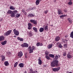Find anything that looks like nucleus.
I'll return each mask as SVG.
<instances>
[{
  "mask_svg": "<svg viewBox=\"0 0 73 73\" xmlns=\"http://www.w3.org/2000/svg\"><path fill=\"white\" fill-rule=\"evenodd\" d=\"M58 61L53 60V61L51 63V65L52 67H54L56 65V67L59 66L58 64Z\"/></svg>",
  "mask_w": 73,
  "mask_h": 73,
  "instance_id": "f257e3e1",
  "label": "nucleus"
},
{
  "mask_svg": "<svg viewBox=\"0 0 73 73\" xmlns=\"http://www.w3.org/2000/svg\"><path fill=\"white\" fill-rule=\"evenodd\" d=\"M32 49L31 46H29L28 48V49L29 51V53L30 54L33 52V50L36 49V47L34 46H32Z\"/></svg>",
  "mask_w": 73,
  "mask_h": 73,
  "instance_id": "f03ea898",
  "label": "nucleus"
},
{
  "mask_svg": "<svg viewBox=\"0 0 73 73\" xmlns=\"http://www.w3.org/2000/svg\"><path fill=\"white\" fill-rule=\"evenodd\" d=\"M14 34L16 36H18L19 35V32L15 29H14L13 30Z\"/></svg>",
  "mask_w": 73,
  "mask_h": 73,
  "instance_id": "7ed1b4c3",
  "label": "nucleus"
},
{
  "mask_svg": "<svg viewBox=\"0 0 73 73\" xmlns=\"http://www.w3.org/2000/svg\"><path fill=\"white\" fill-rule=\"evenodd\" d=\"M12 32V30H9L7 32H6L4 35L6 36H8V35H9Z\"/></svg>",
  "mask_w": 73,
  "mask_h": 73,
  "instance_id": "20e7f679",
  "label": "nucleus"
},
{
  "mask_svg": "<svg viewBox=\"0 0 73 73\" xmlns=\"http://www.w3.org/2000/svg\"><path fill=\"white\" fill-rule=\"evenodd\" d=\"M21 46L24 48L25 47H27L28 48V44H27V43H24L23 44L21 45Z\"/></svg>",
  "mask_w": 73,
  "mask_h": 73,
  "instance_id": "39448f33",
  "label": "nucleus"
},
{
  "mask_svg": "<svg viewBox=\"0 0 73 73\" xmlns=\"http://www.w3.org/2000/svg\"><path fill=\"white\" fill-rule=\"evenodd\" d=\"M70 54H71V53L70 52H69L67 54V57L68 58H72L73 57V56L72 55H71Z\"/></svg>",
  "mask_w": 73,
  "mask_h": 73,
  "instance_id": "423d86ee",
  "label": "nucleus"
},
{
  "mask_svg": "<svg viewBox=\"0 0 73 73\" xmlns=\"http://www.w3.org/2000/svg\"><path fill=\"white\" fill-rule=\"evenodd\" d=\"M60 67L54 68L52 69V70L54 71V72H58V71L60 70Z\"/></svg>",
  "mask_w": 73,
  "mask_h": 73,
  "instance_id": "0eeeda50",
  "label": "nucleus"
},
{
  "mask_svg": "<svg viewBox=\"0 0 73 73\" xmlns=\"http://www.w3.org/2000/svg\"><path fill=\"white\" fill-rule=\"evenodd\" d=\"M30 22L32 23H33L34 24H35V25H37V21L35 20H30Z\"/></svg>",
  "mask_w": 73,
  "mask_h": 73,
  "instance_id": "6e6552de",
  "label": "nucleus"
},
{
  "mask_svg": "<svg viewBox=\"0 0 73 73\" xmlns=\"http://www.w3.org/2000/svg\"><path fill=\"white\" fill-rule=\"evenodd\" d=\"M18 56L19 57H21L23 56V52L21 51H20L18 53Z\"/></svg>",
  "mask_w": 73,
  "mask_h": 73,
  "instance_id": "1a4fd4ad",
  "label": "nucleus"
},
{
  "mask_svg": "<svg viewBox=\"0 0 73 73\" xmlns=\"http://www.w3.org/2000/svg\"><path fill=\"white\" fill-rule=\"evenodd\" d=\"M60 39V37L59 36H57L55 38V41H58Z\"/></svg>",
  "mask_w": 73,
  "mask_h": 73,
  "instance_id": "9d476101",
  "label": "nucleus"
},
{
  "mask_svg": "<svg viewBox=\"0 0 73 73\" xmlns=\"http://www.w3.org/2000/svg\"><path fill=\"white\" fill-rule=\"evenodd\" d=\"M28 25L29 27L28 28V29H31V27L32 26V24L30 23H29L28 24Z\"/></svg>",
  "mask_w": 73,
  "mask_h": 73,
  "instance_id": "9b49d317",
  "label": "nucleus"
},
{
  "mask_svg": "<svg viewBox=\"0 0 73 73\" xmlns=\"http://www.w3.org/2000/svg\"><path fill=\"white\" fill-rule=\"evenodd\" d=\"M40 1H41V0H36V5H38L39 4V3H40Z\"/></svg>",
  "mask_w": 73,
  "mask_h": 73,
  "instance_id": "f8f14e48",
  "label": "nucleus"
},
{
  "mask_svg": "<svg viewBox=\"0 0 73 73\" xmlns=\"http://www.w3.org/2000/svg\"><path fill=\"white\" fill-rule=\"evenodd\" d=\"M28 17H34L35 16V15L33 14H29L28 16Z\"/></svg>",
  "mask_w": 73,
  "mask_h": 73,
  "instance_id": "ddd939ff",
  "label": "nucleus"
},
{
  "mask_svg": "<svg viewBox=\"0 0 73 73\" xmlns=\"http://www.w3.org/2000/svg\"><path fill=\"white\" fill-rule=\"evenodd\" d=\"M38 64L39 65H41L42 63V60L40 59H38Z\"/></svg>",
  "mask_w": 73,
  "mask_h": 73,
  "instance_id": "4468645a",
  "label": "nucleus"
},
{
  "mask_svg": "<svg viewBox=\"0 0 73 73\" xmlns=\"http://www.w3.org/2000/svg\"><path fill=\"white\" fill-rule=\"evenodd\" d=\"M13 11L11 10H9L7 11V14H9V15L11 14V13H12Z\"/></svg>",
  "mask_w": 73,
  "mask_h": 73,
  "instance_id": "2eb2a0df",
  "label": "nucleus"
},
{
  "mask_svg": "<svg viewBox=\"0 0 73 73\" xmlns=\"http://www.w3.org/2000/svg\"><path fill=\"white\" fill-rule=\"evenodd\" d=\"M53 46V44L52 43L50 44H49L48 46V49H50Z\"/></svg>",
  "mask_w": 73,
  "mask_h": 73,
  "instance_id": "dca6fc26",
  "label": "nucleus"
},
{
  "mask_svg": "<svg viewBox=\"0 0 73 73\" xmlns=\"http://www.w3.org/2000/svg\"><path fill=\"white\" fill-rule=\"evenodd\" d=\"M19 66L20 68H23L24 67V64L23 63H20L19 64Z\"/></svg>",
  "mask_w": 73,
  "mask_h": 73,
  "instance_id": "f3484780",
  "label": "nucleus"
},
{
  "mask_svg": "<svg viewBox=\"0 0 73 73\" xmlns=\"http://www.w3.org/2000/svg\"><path fill=\"white\" fill-rule=\"evenodd\" d=\"M44 30V28L42 27H41L39 29V31L40 32H42Z\"/></svg>",
  "mask_w": 73,
  "mask_h": 73,
  "instance_id": "a211bd4d",
  "label": "nucleus"
},
{
  "mask_svg": "<svg viewBox=\"0 0 73 73\" xmlns=\"http://www.w3.org/2000/svg\"><path fill=\"white\" fill-rule=\"evenodd\" d=\"M6 44H7V40L1 42V44H2V45H5Z\"/></svg>",
  "mask_w": 73,
  "mask_h": 73,
  "instance_id": "6ab92c4d",
  "label": "nucleus"
},
{
  "mask_svg": "<svg viewBox=\"0 0 73 73\" xmlns=\"http://www.w3.org/2000/svg\"><path fill=\"white\" fill-rule=\"evenodd\" d=\"M17 39L18 40H19V41H23L24 40V39L23 38H19V37H18L17 38Z\"/></svg>",
  "mask_w": 73,
  "mask_h": 73,
  "instance_id": "aec40b11",
  "label": "nucleus"
},
{
  "mask_svg": "<svg viewBox=\"0 0 73 73\" xmlns=\"http://www.w3.org/2000/svg\"><path fill=\"white\" fill-rule=\"evenodd\" d=\"M48 56L50 57H51V58H54V55L51 54H49Z\"/></svg>",
  "mask_w": 73,
  "mask_h": 73,
  "instance_id": "412c9836",
  "label": "nucleus"
},
{
  "mask_svg": "<svg viewBox=\"0 0 73 73\" xmlns=\"http://www.w3.org/2000/svg\"><path fill=\"white\" fill-rule=\"evenodd\" d=\"M4 64L5 66H8L9 65V63L8 61H6L5 62Z\"/></svg>",
  "mask_w": 73,
  "mask_h": 73,
  "instance_id": "4be33fe9",
  "label": "nucleus"
},
{
  "mask_svg": "<svg viewBox=\"0 0 73 73\" xmlns=\"http://www.w3.org/2000/svg\"><path fill=\"white\" fill-rule=\"evenodd\" d=\"M4 39V37L3 36H0V41H3V40Z\"/></svg>",
  "mask_w": 73,
  "mask_h": 73,
  "instance_id": "5701e85b",
  "label": "nucleus"
},
{
  "mask_svg": "<svg viewBox=\"0 0 73 73\" xmlns=\"http://www.w3.org/2000/svg\"><path fill=\"white\" fill-rule=\"evenodd\" d=\"M1 57L2 58L1 61H4L5 60V57L4 56L2 55H1Z\"/></svg>",
  "mask_w": 73,
  "mask_h": 73,
  "instance_id": "b1692460",
  "label": "nucleus"
},
{
  "mask_svg": "<svg viewBox=\"0 0 73 73\" xmlns=\"http://www.w3.org/2000/svg\"><path fill=\"white\" fill-rule=\"evenodd\" d=\"M67 20H68L69 23H70V24H72V21L71 20V19H70L69 18H68L67 19Z\"/></svg>",
  "mask_w": 73,
  "mask_h": 73,
  "instance_id": "393cba45",
  "label": "nucleus"
},
{
  "mask_svg": "<svg viewBox=\"0 0 73 73\" xmlns=\"http://www.w3.org/2000/svg\"><path fill=\"white\" fill-rule=\"evenodd\" d=\"M44 30L48 31V26H46L44 28Z\"/></svg>",
  "mask_w": 73,
  "mask_h": 73,
  "instance_id": "a878e982",
  "label": "nucleus"
},
{
  "mask_svg": "<svg viewBox=\"0 0 73 73\" xmlns=\"http://www.w3.org/2000/svg\"><path fill=\"white\" fill-rule=\"evenodd\" d=\"M15 14H14L13 12L11 14V17H15Z\"/></svg>",
  "mask_w": 73,
  "mask_h": 73,
  "instance_id": "bb28decb",
  "label": "nucleus"
},
{
  "mask_svg": "<svg viewBox=\"0 0 73 73\" xmlns=\"http://www.w3.org/2000/svg\"><path fill=\"white\" fill-rule=\"evenodd\" d=\"M70 37L73 38V31L71 33L70 35Z\"/></svg>",
  "mask_w": 73,
  "mask_h": 73,
  "instance_id": "cd10ccee",
  "label": "nucleus"
},
{
  "mask_svg": "<svg viewBox=\"0 0 73 73\" xmlns=\"http://www.w3.org/2000/svg\"><path fill=\"white\" fill-rule=\"evenodd\" d=\"M57 45H58V46L60 48H61L62 47V45H61V44H59L58 45V43H57Z\"/></svg>",
  "mask_w": 73,
  "mask_h": 73,
  "instance_id": "c85d7f7f",
  "label": "nucleus"
},
{
  "mask_svg": "<svg viewBox=\"0 0 73 73\" xmlns=\"http://www.w3.org/2000/svg\"><path fill=\"white\" fill-rule=\"evenodd\" d=\"M33 29L34 31H35L36 32H37V28H36V27H33Z\"/></svg>",
  "mask_w": 73,
  "mask_h": 73,
  "instance_id": "c756f323",
  "label": "nucleus"
},
{
  "mask_svg": "<svg viewBox=\"0 0 73 73\" xmlns=\"http://www.w3.org/2000/svg\"><path fill=\"white\" fill-rule=\"evenodd\" d=\"M45 57L46 59H47L48 60H50V58L49 57V56H48V55H46L45 56Z\"/></svg>",
  "mask_w": 73,
  "mask_h": 73,
  "instance_id": "7c9ffc66",
  "label": "nucleus"
},
{
  "mask_svg": "<svg viewBox=\"0 0 73 73\" xmlns=\"http://www.w3.org/2000/svg\"><path fill=\"white\" fill-rule=\"evenodd\" d=\"M13 13L15 15V14H16L17 13V12H18V11L17 10H15L13 11Z\"/></svg>",
  "mask_w": 73,
  "mask_h": 73,
  "instance_id": "2f4dec72",
  "label": "nucleus"
},
{
  "mask_svg": "<svg viewBox=\"0 0 73 73\" xmlns=\"http://www.w3.org/2000/svg\"><path fill=\"white\" fill-rule=\"evenodd\" d=\"M17 64H18V62H15L14 65V67H15V68H16V67L17 66Z\"/></svg>",
  "mask_w": 73,
  "mask_h": 73,
  "instance_id": "473e14b6",
  "label": "nucleus"
},
{
  "mask_svg": "<svg viewBox=\"0 0 73 73\" xmlns=\"http://www.w3.org/2000/svg\"><path fill=\"white\" fill-rule=\"evenodd\" d=\"M10 9H11V10H15V9L14 8V7H10Z\"/></svg>",
  "mask_w": 73,
  "mask_h": 73,
  "instance_id": "72a5a7b5",
  "label": "nucleus"
},
{
  "mask_svg": "<svg viewBox=\"0 0 73 73\" xmlns=\"http://www.w3.org/2000/svg\"><path fill=\"white\" fill-rule=\"evenodd\" d=\"M20 16V14L19 13H17L16 15V17H19Z\"/></svg>",
  "mask_w": 73,
  "mask_h": 73,
  "instance_id": "f704fd0d",
  "label": "nucleus"
},
{
  "mask_svg": "<svg viewBox=\"0 0 73 73\" xmlns=\"http://www.w3.org/2000/svg\"><path fill=\"white\" fill-rule=\"evenodd\" d=\"M30 72H29V73H35V72H34V71H33V70H32V69H30Z\"/></svg>",
  "mask_w": 73,
  "mask_h": 73,
  "instance_id": "c9c22d12",
  "label": "nucleus"
},
{
  "mask_svg": "<svg viewBox=\"0 0 73 73\" xmlns=\"http://www.w3.org/2000/svg\"><path fill=\"white\" fill-rule=\"evenodd\" d=\"M68 4L69 5H72V3L71 1H70V2H69L68 3Z\"/></svg>",
  "mask_w": 73,
  "mask_h": 73,
  "instance_id": "e433bc0d",
  "label": "nucleus"
},
{
  "mask_svg": "<svg viewBox=\"0 0 73 73\" xmlns=\"http://www.w3.org/2000/svg\"><path fill=\"white\" fill-rule=\"evenodd\" d=\"M61 11H60V10L58 11V13L59 15H62V13H61Z\"/></svg>",
  "mask_w": 73,
  "mask_h": 73,
  "instance_id": "4c0bfd02",
  "label": "nucleus"
},
{
  "mask_svg": "<svg viewBox=\"0 0 73 73\" xmlns=\"http://www.w3.org/2000/svg\"><path fill=\"white\" fill-rule=\"evenodd\" d=\"M49 11V10H46V11H44V13L45 14H47L48 13V12Z\"/></svg>",
  "mask_w": 73,
  "mask_h": 73,
  "instance_id": "58836bf2",
  "label": "nucleus"
},
{
  "mask_svg": "<svg viewBox=\"0 0 73 73\" xmlns=\"http://www.w3.org/2000/svg\"><path fill=\"white\" fill-rule=\"evenodd\" d=\"M40 42H37L36 44V46H39L40 45Z\"/></svg>",
  "mask_w": 73,
  "mask_h": 73,
  "instance_id": "ea45409f",
  "label": "nucleus"
},
{
  "mask_svg": "<svg viewBox=\"0 0 73 73\" xmlns=\"http://www.w3.org/2000/svg\"><path fill=\"white\" fill-rule=\"evenodd\" d=\"M29 36H33V34H32L31 33H29Z\"/></svg>",
  "mask_w": 73,
  "mask_h": 73,
  "instance_id": "a19ab883",
  "label": "nucleus"
},
{
  "mask_svg": "<svg viewBox=\"0 0 73 73\" xmlns=\"http://www.w3.org/2000/svg\"><path fill=\"white\" fill-rule=\"evenodd\" d=\"M45 54L46 56H48L49 54V52L48 51H46L45 52Z\"/></svg>",
  "mask_w": 73,
  "mask_h": 73,
  "instance_id": "79ce46f5",
  "label": "nucleus"
},
{
  "mask_svg": "<svg viewBox=\"0 0 73 73\" xmlns=\"http://www.w3.org/2000/svg\"><path fill=\"white\" fill-rule=\"evenodd\" d=\"M66 52H65L63 53L64 56H66Z\"/></svg>",
  "mask_w": 73,
  "mask_h": 73,
  "instance_id": "37998d69",
  "label": "nucleus"
},
{
  "mask_svg": "<svg viewBox=\"0 0 73 73\" xmlns=\"http://www.w3.org/2000/svg\"><path fill=\"white\" fill-rule=\"evenodd\" d=\"M58 59V56L57 55H56L55 57V59H56V60H57Z\"/></svg>",
  "mask_w": 73,
  "mask_h": 73,
  "instance_id": "c03bdc74",
  "label": "nucleus"
},
{
  "mask_svg": "<svg viewBox=\"0 0 73 73\" xmlns=\"http://www.w3.org/2000/svg\"><path fill=\"white\" fill-rule=\"evenodd\" d=\"M42 45H43V44H42V43H40L39 44V46H42Z\"/></svg>",
  "mask_w": 73,
  "mask_h": 73,
  "instance_id": "a18cd8bd",
  "label": "nucleus"
},
{
  "mask_svg": "<svg viewBox=\"0 0 73 73\" xmlns=\"http://www.w3.org/2000/svg\"><path fill=\"white\" fill-rule=\"evenodd\" d=\"M60 18H62V17H64V15H60Z\"/></svg>",
  "mask_w": 73,
  "mask_h": 73,
  "instance_id": "49530a36",
  "label": "nucleus"
},
{
  "mask_svg": "<svg viewBox=\"0 0 73 73\" xmlns=\"http://www.w3.org/2000/svg\"><path fill=\"white\" fill-rule=\"evenodd\" d=\"M63 15V17H66V16H67V15Z\"/></svg>",
  "mask_w": 73,
  "mask_h": 73,
  "instance_id": "de8ad7c7",
  "label": "nucleus"
},
{
  "mask_svg": "<svg viewBox=\"0 0 73 73\" xmlns=\"http://www.w3.org/2000/svg\"><path fill=\"white\" fill-rule=\"evenodd\" d=\"M66 46H67V44H64V46H66Z\"/></svg>",
  "mask_w": 73,
  "mask_h": 73,
  "instance_id": "09e8293b",
  "label": "nucleus"
},
{
  "mask_svg": "<svg viewBox=\"0 0 73 73\" xmlns=\"http://www.w3.org/2000/svg\"><path fill=\"white\" fill-rule=\"evenodd\" d=\"M22 12H23V13L25 12V10H24V9H23V10H22Z\"/></svg>",
  "mask_w": 73,
  "mask_h": 73,
  "instance_id": "8fccbe9b",
  "label": "nucleus"
},
{
  "mask_svg": "<svg viewBox=\"0 0 73 73\" xmlns=\"http://www.w3.org/2000/svg\"><path fill=\"white\" fill-rule=\"evenodd\" d=\"M24 14L25 15H27V13L26 12H24Z\"/></svg>",
  "mask_w": 73,
  "mask_h": 73,
  "instance_id": "3c124183",
  "label": "nucleus"
},
{
  "mask_svg": "<svg viewBox=\"0 0 73 73\" xmlns=\"http://www.w3.org/2000/svg\"><path fill=\"white\" fill-rule=\"evenodd\" d=\"M25 58H27V56L26 55H25Z\"/></svg>",
  "mask_w": 73,
  "mask_h": 73,
  "instance_id": "603ef678",
  "label": "nucleus"
},
{
  "mask_svg": "<svg viewBox=\"0 0 73 73\" xmlns=\"http://www.w3.org/2000/svg\"><path fill=\"white\" fill-rule=\"evenodd\" d=\"M64 11L65 12H67V11L66 10H64Z\"/></svg>",
  "mask_w": 73,
  "mask_h": 73,
  "instance_id": "864d4df0",
  "label": "nucleus"
},
{
  "mask_svg": "<svg viewBox=\"0 0 73 73\" xmlns=\"http://www.w3.org/2000/svg\"><path fill=\"white\" fill-rule=\"evenodd\" d=\"M27 73V71H25L24 73Z\"/></svg>",
  "mask_w": 73,
  "mask_h": 73,
  "instance_id": "5fc2aeb1",
  "label": "nucleus"
},
{
  "mask_svg": "<svg viewBox=\"0 0 73 73\" xmlns=\"http://www.w3.org/2000/svg\"><path fill=\"white\" fill-rule=\"evenodd\" d=\"M35 72H37V71H34V72H35Z\"/></svg>",
  "mask_w": 73,
  "mask_h": 73,
  "instance_id": "6e6d98bb",
  "label": "nucleus"
},
{
  "mask_svg": "<svg viewBox=\"0 0 73 73\" xmlns=\"http://www.w3.org/2000/svg\"><path fill=\"white\" fill-rule=\"evenodd\" d=\"M67 37V36H66H66H65V37Z\"/></svg>",
  "mask_w": 73,
  "mask_h": 73,
  "instance_id": "4d7b16f0",
  "label": "nucleus"
},
{
  "mask_svg": "<svg viewBox=\"0 0 73 73\" xmlns=\"http://www.w3.org/2000/svg\"><path fill=\"white\" fill-rule=\"evenodd\" d=\"M68 73H72V72H68Z\"/></svg>",
  "mask_w": 73,
  "mask_h": 73,
  "instance_id": "13d9d810",
  "label": "nucleus"
},
{
  "mask_svg": "<svg viewBox=\"0 0 73 73\" xmlns=\"http://www.w3.org/2000/svg\"><path fill=\"white\" fill-rule=\"evenodd\" d=\"M54 2H56V0H54Z\"/></svg>",
  "mask_w": 73,
  "mask_h": 73,
  "instance_id": "bf43d9fd",
  "label": "nucleus"
},
{
  "mask_svg": "<svg viewBox=\"0 0 73 73\" xmlns=\"http://www.w3.org/2000/svg\"><path fill=\"white\" fill-rule=\"evenodd\" d=\"M72 1V0H70V1Z\"/></svg>",
  "mask_w": 73,
  "mask_h": 73,
  "instance_id": "052dcab7",
  "label": "nucleus"
},
{
  "mask_svg": "<svg viewBox=\"0 0 73 73\" xmlns=\"http://www.w3.org/2000/svg\"><path fill=\"white\" fill-rule=\"evenodd\" d=\"M39 58H41V57H39Z\"/></svg>",
  "mask_w": 73,
  "mask_h": 73,
  "instance_id": "680f3d73",
  "label": "nucleus"
},
{
  "mask_svg": "<svg viewBox=\"0 0 73 73\" xmlns=\"http://www.w3.org/2000/svg\"><path fill=\"white\" fill-rule=\"evenodd\" d=\"M35 9H36V7H34Z\"/></svg>",
  "mask_w": 73,
  "mask_h": 73,
  "instance_id": "e2e57ef3",
  "label": "nucleus"
},
{
  "mask_svg": "<svg viewBox=\"0 0 73 73\" xmlns=\"http://www.w3.org/2000/svg\"><path fill=\"white\" fill-rule=\"evenodd\" d=\"M1 27V26H0V27Z\"/></svg>",
  "mask_w": 73,
  "mask_h": 73,
  "instance_id": "0e129e2a",
  "label": "nucleus"
}]
</instances>
